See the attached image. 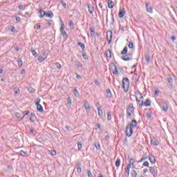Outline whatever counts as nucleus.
<instances>
[{"label": "nucleus", "instance_id": "nucleus-57", "mask_svg": "<svg viewBox=\"0 0 177 177\" xmlns=\"http://www.w3.org/2000/svg\"><path fill=\"white\" fill-rule=\"evenodd\" d=\"M83 57L84 59H85V60H88V59H89V57H88V55H86V54H83Z\"/></svg>", "mask_w": 177, "mask_h": 177}, {"label": "nucleus", "instance_id": "nucleus-37", "mask_svg": "<svg viewBox=\"0 0 177 177\" xmlns=\"http://www.w3.org/2000/svg\"><path fill=\"white\" fill-rule=\"evenodd\" d=\"M19 67H21L23 66V60H21V58H19L17 61Z\"/></svg>", "mask_w": 177, "mask_h": 177}, {"label": "nucleus", "instance_id": "nucleus-31", "mask_svg": "<svg viewBox=\"0 0 177 177\" xmlns=\"http://www.w3.org/2000/svg\"><path fill=\"white\" fill-rule=\"evenodd\" d=\"M113 67L115 68V71H113V74L118 76V71L117 70V66H115V65H113Z\"/></svg>", "mask_w": 177, "mask_h": 177}, {"label": "nucleus", "instance_id": "nucleus-43", "mask_svg": "<svg viewBox=\"0 0 177 177\" xmlns=\"http://www.w3.org/2000/svg\"><path fill=\"white\" fill-rule=\"evenodd\" d=\"M61 34H62L63 38H67V32L66 31L64 30V31L61 32Z\"/></svg>", "mask_w": 177, "mask_h": 177}, {"label": "nucleus", "instance_id": "nucleus-18", "mask_svg": "<svg viewBox=\"0 0 177 177\" xmlns=\"http://www.w3.org/2000/svg\"><path fill=\"white\" fill-rule=\"evenodd\" d=\"M122 59L124 61V62H129V60H132V57H128V55H125L122 57Z\"/></svg>", "mask_w": 177, "mask_h": 177}, {"label": "nucleus", "instance_id": "nucleus-19", "mask_svg": "<svg viewBox=\"0 0 177 177\" xmlns=\"http://www.w3.org/2000/svg\"><path fill=\"white\" fill-rule=\"evenodd\" d=\"M38 13L39 15L40 19H44V17L45 16V11L42 10H39L38 11Z\"/></svg>", "mask_w": 177, "mask_h": 177}, {"label": "nucleus", "instance_id": "nucleus-36", "mask_svg": "<svg viewBox=\"0 0 177 177\" xmlns=\"http://www.w3.org/2000/svg\"><path fill=\"white\" fill-rule=\"evenodd\" d=\"M73 93L76 97H78V96H80V93L78 92V90H77L76 88L73 90Z\"/></svg>", "mask_w": 177, "mask_h": 177}, {"label": "nucleus", "instance_id": "nucleus-35", "mask_svg": "<svg viewBox=\"0 0 177 177\" xmlns=\"http://www.w3.org/2000/svg\"><path fill=\"white\" fill-rule=\"evenodd\" d=\"M28 114H30V111H25V113H24L23 116L20 118V121H21V120H23L26 117V115H28Z\"/></svg>", "mask_w": 177, "mask_h": 177}, {"label": "nucleus", "instance_id": "nucleus-8", "mask_svg": "<svg viewBox=\"0 0 177 177\" xmlns=\"http://www.w3.org/2000/svg\"><path fill=\"white\" fill-rule=\"evenodd\" d=\"M44 15L46 17H49L50 19H53V17L55 16L52 11H48V12H45Z\"/></svg>", "mask_w": 177, "mask_h": 177}, {"label": "nucleus", "instance_id": "nucleus-59", "mask_svg": "<svg viewBox=\"0 0 177 177\" xmlns=\"http://www.w3.org/2000/svg\"><path fill=\"white\" fill-rule=\"evenodd\" d=\"M63 31H64V24L62 25L61 28H60V32H63Z\"/></svg>", "mask_w": 177, "mask_h": 177}, {"label": "nucleus", "instance_id": "nucleus-24", "mask_svg": "<svg viewBox=\"0 0 177 177\" xmlns=\"http://www.w3.org/2000/svg\"><path fill=\"white\" fill-rule=\"evenodd\" d=\"M128 53V47L125 46L121 52V55H127Z\"/></svg>", "mask_w": 177, "mask_h": 177}, {"label": "nucleus", "instance_id": "nucleus-23", "mask_svg": "<svg viewBox=\"0 0 177 177\" xmlns=\"http://www.w3.org/2000/svg\"><path fill=\"white\" fill-rule=\"evenodd\" d=\"M167 81H168V83L169 84V86H171V88H172V84L174 82V79H172V77H167Z\"/></svg>", "mask_w": 177, "mask_h": 177}, {"label": "nucleus", "instance_id": "nucleus-9", "mask_svg": "<svg viewBox=\"0 0 177 177\" xmlns=\"http://www.w3.org/2000/svg\"><path fill=\"white\" fill-rule=\"evenodd\" d=\"M149 6H150V3H145V7H146L147 11L149 13H153V8L149 7Z\"/></svg>", "mask_w": 177, "mask_h": 177}, {"label": "nucleus", "instance_id": "nucleus-12", "mask_svg": "<svg viewBox=\"0 0 177 177\" xmlns=\"http://www.w3.org/2000/svg\"><path fill=\"white\" fill-rule=\"evenodd\" d=\"M111 38H113V33L109 32L106 34V39L108 41H109V44L111 42Z\"/></svg>", "mask_w": 177, "mask_h": 177}, {"label": "nucleus", "instance_id": "nucleus-13", "mask_svg": "<svg viewBox=\"0 0 177 177\" xmlns=\"http://www.w3.org/2000/svg\"><path fill=\"white\" fill-rule=\"evenodd\" d=\"M87 6H88V9L90 15H93V10H95V9L93 8V6H92V5L91 4H88Z\"/></svg>", "mask_w": 177, "mask_h": 177}, {"label": "nucleus", "instance_id": "nucleus-51", "mask_svg": "<svg viewBox=\"0 0 177 177\" xmlns=\"http://www.w3.org/2000/svg\"><path fill=\"white\" fill-rule=\"evenodd\" d=\"M76 66L77 67H82V64L81 63V62H76Z\"/></svg>", "mask_w": 177, "mask_h": 177}, {"label": "nucleus", "instance_id": "nucleus-32", "mask_svg": "<svg viewBox=\"0 0 177 177\" xmlns=\"http://www.w3.org/2000/svg\"><path fill=\"white\" fill-rule=\"evenodd\" d=\"M131 175V177H136L138 176V173H136V171L132 170Z\"/></svg>", "mask_w": 177, "mask_h": 177}, {"label": "nucleus", "instance_id": "nucleus-34", "mask_svg": "<svg viewBox=\"0 0 177 177\" xmlns=\"http://www.w3.org/2000/svg\"><path fill=\"white\" fill-rule=\"evenodd\" d=\"M69 26L71 28V30H74V27L75 26L74 25V22H73V21H69Z\"/></svg>", "mask_w": 177, "mask_h": 177}, {"label": "nucleus", "instance_id": "nucleus-61", "mask_svg": "<svg viewBox=\"0 0 177 177\" xmlns=\"http://www.w3.org/2000/svg\"><path fill=\"white\" fill-rule=\"evenodd\" d=\"M35 132V128H31L30 129V133H34Z\"/></svg>", "mask_w": 177, "mask_h": 177}, {"label": "nucleus", "instance_id": "nucleus-45", "mask_svg": "<svg viewBox=\"0 0 177 177\" xmlns=\"http://www.w3.org/2000/svg\"><path fill=\"white\" fill-rule=\"evenodd\" d=\"M128 46L129 49H133V43L132 41H129Z\"/></svg>", "mask_w": 177, "mask_h": 177}, {"label": "nucleus", "instance_id": "nucleus-5", "mask_svg": "<svg viewBox=\"0 0 177 177\" xmlns=\"http://www.w3.org/2000/svg\"><path fill=\"white\" fill-rule=\"evenodd\" d=\"M126 110L127 111L131 112V114L133 115V113H135V107H133V104H129Z\"/></svg>", "mask_w": 177, "mask_h": 177}, {"label": "nucleus", "instance_id": "nucleus-39", "mask_svg": "<svg viewBox=\"0 0 177 177\" xmlns=\"http://www.w3.org/2000/svg\"><path fill=\"white\" fill-rule=\"evenodd\" d=\"M133 164H135V159L131 158V159L129 160V165H130V167H131V165H133Z\"/></svg>", "mask_w": 177, "mask_h": 177}, {"label": "nucleus", "instance_id": "nucleus-20", "mask_svg": "<svg viewBox=\"0 0 177 177\" xmlns=\"http://www.w3.org/2000/svg\"><path fill=\"white\" fill-rule=\"evenodd\" d=\"M106 92L108 97H109V98L113 97V94L111 93V91L110 90V88H107Z\"/></svg>", "mask_w": 177, "mask_h": 177}, {"label": "nucleus", "instance_id": "nucleus-16", "mask_svg": "<svg viewBox=\"0 0 177 177\" xmlns=\"http://www.w3.org/2000/svg\"><path fill=\"white\" fill-rule=\"evenodd\" d=\"M124 16H125L124 10H120L119 12L118 17H120V19H122V17H124Z\"/></svg>", "mask_w": 177, "mask_h": 177}, {"label": "nucleus", "instance_id": "nucleus-22", "mask_svg": "<svg viewBox=\"0 0 177 177\" xmlns=\"http://www.w3.org/2000/svg\"><path fill=\"white\" fill-rule=\"evenodd\" d=\"M149 161L151 162V164H156V158L153 156H149Z\"/></svg>", "mask_w": 177, "mask_h": 177}, {"label": "nucleus", "instance_id": "nucleus-44", "mask_svg": "<svg viewBox=\"0 0 177 177\" xmlns=\"http://www.w3.org/2000/svg\"><path fill=\"white\" fill-rule=\"evenodd\" d=\"M77 147H78V150H81L82 149V142H77Z\"/></svg>", "mask_w": 177, "mask_h": 177}, {"label": "nucleus", "instance_id": "nucleus-47", "mask_svg": "<svg viewBox=\"0 0 177 177\" xmlns=\"http://www.w3.org/2000/svg\"><path fill=\"white\" fill-rule=\"evenodd\" d=\"M145 60L147 63H149L150 62V55H147L145 56Z\"/></svg>", "mask_w": 177, "mask_h": 177}, {"label": "nucleus", "instance_id": "nucleus-48", "mask_svg": "<svg viewBox=\"0 0 177 177\" xmlns=\"http://www.w3.org/2000/svg\"><path fill=\"white\" fill-rule=\"evenodd\" d=\"M61 4L62 5L63 8H64V9L67 8V4L64 1H61Z\"/></svg>", "mask_w": 177, "mask_h": 177}, {"label": "nucleus", "instance_id": "nucleus-17", "mask_svg": "<svg viewBox=\"0 0 177 177\" xmlns=\"http://www.w3.org/2000/svg\"><path fill=\"white\" fill-rule=\"evenodd\" d=\"M108 1V8L109 9H113L114 8V3H113V1L111 0H107Z\"/></svg>", "mask_w": 177, "mask_h": 177}, {"label": "nucleus", "instance_id": "nucleus-52", "mask_svg": "<svg viewBox=\"0 0 177 177\" xmlns=\"http://www.w3.org/2000/svg\"><path fill=\"white\" fill-rule=\"evenodd\" d=\"M151 115H153V113H151V112H148L147 113V118H151Z\"/></svg>", "mask_w": 177, "mask_h": 177}, {"label": "nucleus", "instance_id": "nucleus-50", "mask_svg": "<svg viewBox=\"0 0 177 177\" xmlns=\"http://www.w3.org/2000/svg\"><path fill=\"white\" fill-rule=\"evenodd\" d=\"M15 19L17 23H20L21 21V18H20V17H16Z\"/></svg>", "mask_w": 177, "mask_h": 177}, {"label": "nucleus", "instance_id": "nucleus-41", "mask_svg": "<svg viewBox=\"0 0 177 177\" xmlns=\"http://www.w3.org/2000/svg\"><path fill=\"white\" fill-rule=\"evenodd\" d=\"M39 103H41V99L37 98V99L35 100V104H36L37 107H38V106L40 105Z\"/></svg>", "mask_w": 177, "mask_h": 177}, {"label": "nucleus", "instance_id": "nucleus-21", "mask_svg": "<svg viewBox=\"0 0 177 177\" xmlns=\"http://www.w3.org/2000/svg\"><path fill=\"white\" fill-rule=\"evenodd\" d=\"M115 165L117 168H120V165H121V160L118 158L115 161Z\"/></svg>", "mask_w": 177, "mask_h": 177}, {"label": "nucleus", "instance_id": "nucleus-56", "mask_svg": "<svg viewBox=\"0 0 177 177\" xmlns=\"http://www.w3.org/2000/svg\"><path fill=\"white\" fill-rule=\"evenodd\" d=\"M55 65L57 66V67L58 68H62V65H61L59 62H57V63L55 64Z\"/></svg>", "mask_w": 177, "mask_h": 177}, {"label": "nucleus", "instance_id": "nucleus-11", "mask_svg": "<svg viewBox=\"0 0 177 177\" xmlns=\"http://www.w3.org/2000/svg\"><path fill=\"white\" fill-rule=\"evenodd\" d=\"M151 145H153V146H158V143L157 142V138L153 137L151 140Z\"/></svg>", "mask_w": 177, "mask_h": 177}, {"label": "nucleus", "instance_id": "nucleus-53", "mask_svg": "<svg viewBox=\"0 0 177 177\" xmlns=\"http://www.w3.org/2000/svg\"><path fill=\"white\" fill-rule=\"evenodd\" d=\"M19 9H20V10H24L26 9V8H24V6H23V5H19Z\"/></svg>", "mask_w": 177, "mask_h": 177}, {"label": "nucleus", "instance_id": "nucleus-2", "mask_svg": "<svg viewBox=\"0 0 177 177\" xmlns=\"http://www.w3.org/2000/svg\"><path fill=\"white\" fill-rule=\"evenodd\" d=\"M149 172L153 175V177H157L158 171L156 167H149Z\"/></svg>", "mask_w": 177, "mask_h": 177}, {"label": "nucleus", "instance_id": "nucleus-62", "mask_svg": "<svg viewBox=\"0 0 177 177\" xmlns=\"http://www.w3.org/2000/svg\"><path fill=\"white\" fill-rule=\"evenodd\" d=\"M68 106H71V99L68 98Z\"/></svg>", "mask_w": 177, "mask_h": 177}, {"label": "nucleus", "instance_id": "nucleus-29", "mask_svg": "<svg viewBox=\"0 0 177 177\" xmlns=\"http://www.w3.org/2000/svg\"><path fill=\"white\" fill-rule=\"evenodd\" d=\"M37 111H39L40 113H42L44 111V108L42 107V105H39V106H37Z\"/></svg>", "mask_w": 177, "mask_h": 177}, {"label": "nucleus", "instance_id": "nucleus-7", "mask_svg": "<svg viewBox=\"0 0 177 177\" xmlns=\"http://www.w3.org/2000/svg\"><path fill=\"white\" fill-rule=\"evenodd\" d=\"M84 106L86 113H89V111H91V105H89V102L86 101L84 102Z\"/></svg>", "mask_w": 177, "mask_h": 177}, {"label": "nucleus", "instance_id": "nucleus-10", "mask_svg": "<svg viewBox=\"0 0 177 177\" xmlns=\"http://www.w3.org/2000/svg\"><path fill=\"white\" fill-rule=\"evenodd\" d=\"M131 169V165H128L127 167L125 168V176H129V171Z\"/></svg>", "mask_w": 177, "mask_h": 177}, {"label": "nucleus", "instance_id": "nucleus-27", "mask_svg": "<svg viewBox=\"0 0 177 177\" xmlns=\"http://www.w3.org/2000/svg\"><path fill=\"white\" fill-rule=\"evenodd\" d=\"M94 146L96 149V150H100V144L97 142L94 143Z\"/></svg>", "mask_w": 177, "mask_h": 177}, {"label": "nucleus", "instance_id": "nucleus-1", "mask_svg": "<svg viewBox=\"0 0 177 177\" xmlns=\"http://www.w3.org/2000/svg\"><path fill=\"white\" fill-rule=\"evenodd\" d=\"M136 127H138V122L136 120H132L131 123L127 124L126 127V135L128 138L132 136V134L133 133V128H136Z\"/></svg>", "mask_w": 177, "mask_h": 177}, {"label": "nucleus", "instance_id": "nucleus-49", "mask_svg": "<svg viewBox=\"0 0 177 177\" xmlns=\"http://www.w3.org/2000/svg\"><path fill=\"white\" fill-rule=\"evenodd\" d=\"M147 158H149L147 156L145 157H142L140 160L139 161V162H142V161H146V160H147Z\"/></svg>", "mask_w": 177, "mask_h": 177}, {"label": "nucleus", "instance_id": "nucleus-33", "mask_svg": "<svg viewBox=\"0 0 177 177\" xmlns=\"http://www.w3.org/2000/svg\"><path fill=\"white\" fill-rule=\"evenodd\" d=\"M90 31H91V37H95V29L93 28H91Z\"/></svg>", "mask_w": 177, "mask_h": 177}, {"label": "nucleus", "instance_id": "nucleus-4", "mask_svg": "<svg viewBox=\"0 0 177 177\" xmlns=\"http://www.w3.org/2000/svg\"><path fill=\"white\" fill-rule=\"evenodd\" d=\"M151 102L150 101V99H147L145 102L142 101L141 104H140V107H142V106H145V107H149V106H151Z\"/></svg>", "mask_w": 177, "mask_h": 177}, {"label": "nucleus", "instance_id": "nucleus-63", "mask_svg": "<svg viewBox=\"0 0 177 177\" xmlns=\"http://www.w3.org/2000/svg\"><path fill=\"white\" fill-rule=\"evenodd\" d=\"M171 39L173 41V42L174 41H176V37H175V36H172L171 37Z\"/></svg>", "mask_w": 177, "mask_h": 177}, {"label": "nucleus", "instance_id": "nucleus-46", "mask_svg": "<svg viewBox=\"0 0 177 177\" xmlns=\"http://www.w3.org/2000/svg\"><path fill=\"white\" fill-rule=\"evenodd\" d=\"M108 118L107 120L108 121H111V112L109 111L107 113Z\"/></svg>", "mask_w": 177, "mask_h": 177}, {"label": "nucleus", "instance_id": "nucleus-38", "mask_svg": "<svg viewBox=\"0 0 177 177\" xmlns=\"http://www.w3.org/2000/svg\"><path fill=\"white\" fill-rule=\"evenodd\" d=\"M28 91L30 93H34L35 92V90L32 87H29L28 88Z\"/></svg>", "mask_w": 177, "mask_h": 177}, {"label": "nucleus", "instance_id": "nucleus-6", "mask_svg": "<svg viewBox=\"0 0 177 177\" xmlns=\"http://www.w3.org/2000/svg\"><path fill=\"white\" fill-rule=\"evenodd\" d=\"M168 102L163 101L162 102V111H165V113H167L169 109Z\"/></svg>", "mask_w": 177, "mask_h": 177}, {"label": "nucleus", "instance_id": "nucleus-30", "mask_svg": "<svg viewBox=\"0 0 177 177\" xmlns=\"http://www.w3.org/2000/svg\"><path fill=\"white\" fill-rule=\"evenodd\" d=\"M132 114H133L132 112L127 111V118H132Z\"/></svg>", "mask_w": 177, "mask_h": 177}, {"label": "nucleus", "instance_id": "nucleus-55", "mask_svg": "<svg viewBox=\"0 0 177 177\" xmlns=\"http://www.w3.org/2000/svg\"><path fill=\"white\" fill-rule=\"evenodd\" d=\"M160 94V90H156L155 91V96H158Z\"/></svg>", "mask_w": 177, "mask_h": 177}, {"label": "nucleus", "instance_id": "nucleus-42", "mask_svg": "<svg viewBox=\"0 0 177 177\" xmlns=\"http://www.w3.org/2000/svg\"><path fill=\"white\" fill-rule=\"evenodd\" d=\"M31 53L35 57H37V56H38V53H37V51H35V50H32Z\"/></svg>", "mask_w": 177, "mask_h": 177}, {"label": "nucleus", "instance_id": "nucleus-28", "mask_svg": "<svg viewBox=\"0 0 177 177\" xmlns=\"http://www.w3.org/2000/svg\"><path fill=\"white\" fill-rule=\"evenodd\" d=\"M77 174H81L82 172V169L81 168V165H78L77 167Z\"/></svg>", "mask_w": 177, "mask_h": 177}, {"label": "nucleus", "instance_id": "nucleus-58", "mask_svg": "<svg viewBox=\"0 0 177 177\" xmlns=\"http://www.w3.org/2000/svg\"><path fill=\"white\" fill-rule=\"evenodd\" d=\"M95 84L97 85V86H100V83H99L97 80H95Z\"/></svg>", "mask_w": 177, "mask_h": 177}, {"label": "nucleus", "instance_id": "nucleus-25", "mask_svg": "<svg viewBox=\"0 0 177 177\" xmlns=\"http://www.w3.org/2000/svg\"><path fill=\"white\" fill-rule=\"evenodd\" d=\"M105 54L106 57H109V59H111V51L110 50H107Z\"/></svg>", "mask_w": 177, "mask_h": 177}, {"label": "nucleus", "instance_id": "nucleus-3", "mask_svg": "<svg viewBox=\"0 0 177 177\" xmlns=\"http://www.w3.org/2000/svg\"><path fill=\"white\" fill-rule=\"evenodd\" d=\"M128 86H129V79L124 77L122 80V88L125 89V87L128 88Z\"/></svg>", "mask_w": 177, "mask_h": 177}, {"label": "nucleus", "instance_id": "nucleus-60", "mask_svg": "<svg viewBox=\"0 0 177 177\" xmlns=\"http://www.w3.org/2000/svg\"><path fill=\"white\" fill-rule=\"evenodd\" d=\"M88 177H93V175L92 174V172H91V171H88Z\"/></svg>", "mask_w": 177, "mask_h": 177}, {"label": "nucleus", "instance_id": "nucleus-54", "mask_svg": "<svg viewBox=\"0 0 177 177\" xmlns=\"http://www.w3.org/2000/svg\"><path fill=\"white\" fill-rule=\"evenodd\" d=\"M143 167H149V162L147 161H145L142 164Z\"/></svg>", "mask_w": 177, "mask_h": 177}, {"label": "nucleus", "instance_id": "nucleus-40", "mask_svg": "<svg viewBox=\"0 0 177 177\" xmlns=\"http://www.w3.org/2000/svg\"><path fill=\"white\" fill-rule=\"evenodd\" d=\"M20 155L22 156V157H26L27 153L23 150L20 151Z\"/></svg>", "mask_w": 177, "mask_h": 177}, {"label": "nucleus", "instance_id": "nucleus-64", "mask_svg": "<svg viewBox=\"0 0 177 177\" xmlns=\"http://www.w3.org/2000/svg\"><path fill=\"white\" fill-rule=\"evenodd\" d=\"M15 116L17 117V118H20V113H17L15 114Z\"/></svg>", "mask_w": 177, "mask_h": 177}, {"label": "nucleus", "instance_id": "nucleus-26", "mask_svg": "<svg viewBox=\"0 0 177 177\" xmlns=\"http://www.w3.org/2000/svg\"><path fill=\"white\" fill-rule=\"evenodd\" d=\"M78 46H80V48H82V50H84L85 49V44H84V43L82 42H78L77 43Z\"/></svg>", "mask_w": 177, "mask_h": 177}, {"label": "nucleus", "instance_id": "nucleus-15", "mask_svg": "<svg viewBox=\"0 0 177 177\" xmlns=\"http://www.w3.org/2000/svg\"><path fill=\"white\" fill-rule=\"evenodd\" d=\"M46 59H48V55H46L45 57L39 56L37 60L39 63H42V62H44V60H46Z\"/></svg>", "mask_w": 177, "mask_h": 177}, {"label": "nucleus", "instance_id": "nucleus-14", "mask_svg": "<svg viewBox=\"0 0 177 177\" xmlns=\"http://www.w3.org/2000/svg\"><path fill=\"white\" fill-rule=\"evenodd\" d=\"M97 110L98 111V115L100 118H102V117H103V111L102 110L101 107L97 106Z\"/></svg>", "mask_w": 177, "mask_h": 177}]
</instances>
